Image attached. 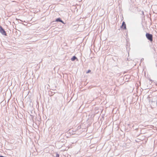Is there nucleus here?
Segmentation results:
<instances>
[{
    "mask_svg": "<svg viewBox=\"0 0 157 157\" xmlns=\"http://www.w3.org/2000/svg\"><path fill=\"white\" fill-rule=\"evenodd\" d=\"M146 36L147 39L150 41L152 42L153 41V36L151 34L149 33H146Z\"/></svg>",
    "mask_w": 157,
    "mask_h": 157,
    "instance_id": "f257e3e1",
    "label": "nucleus"
},
{
    "mask_svg": "<svg viewBox=\"0 0 157 157\" xmlns=\"http://www.w3.org/2000/svg\"><path fill=\"white\" fill-rule=\"evenodd\" d=\"M0 33L3 35L6 36V33L5 30L0 25Z\"/></svg>",
    "mask_w": 157,
    "mask_h": 157,
    "instance_id": "f03ea898",
    "label": "nucleus"
},
{
    "mask_svg": "<svg viewBox=\"0 0 157 157\" xmlns=\"http://www.w3.org/2000/svg\"><path fill=\"white\" fill-rule=\"evenodd\" d=\"M56 21L57 22H60L64 24V22L60 18H58L56 19Z\"/></svg>",
    "mask_w": 157,
    "mask_h": 157,
    "instance_id": "7ed1b4c3",
    "label": "nucleus"
},
{
    "mask_svg": "<svg viewBox=\"0 0 157 157\" xmlns=\"http://www.w3.org/2000/svg\"><path fill=\"white\" fill-rule=\"evenodd\" d=\"M122 28H123L124 29H126V26L125 22L124 21H123L122 23V25L121 26Z\"/></svg>",
    "mask_w": 157,
    "mask_h": 157,
    "instance_id": "20e7f679",
    "label": "nucleus"
},
{
    "mask_svg": "<svg viewBox=\"0 0 157 157\" xmlns=\"http://www.w3.org/2000/svg\"><path fill=\"white\" fill-rule=\"evenodd\" d=\"M76 59H77V57L76 56H73V57L71 58V60L72 61H74Z\"/></svg>",
    "mask_w": 157,
    "mask_h": 157,
    "instance_id": "39448f33",
    "label": "nucleus"
},
{
    "mask_svg": "<svg viewBox=\"0 0 157 157\" xmlns=\"http://www.w3.org/2000/svg\"><path fill=\"white\" fill-rule=\"evenodd\" d=\"M55 157H59V155L57 153Z\"/></svg>",
    "mask_w": 157,
    "mask_h": 157,
    "instance_id": "423d86ee",
    "label": "nucleus"
},
{
    "mask_svg": "<svg viewBox=\"0 0 157 157\" xmlns=\"http://www.w3.org/2000/svg\"><path fill=\"white\" fill-rule=\"evenodd\" d=\"M91 72V70H89L88 71L86 72V73H88Z\"/></svg>",
    "mask_w": 157,
    "mask_h": 157,
    "instance_id": "0eeeda50",
    "label": "nucleus"
},
{
    "mask_svg": "<svg viewBox=\"0 0 157 157\" xmlns=\"http://www.w3.org/2000/svg\"><path fill=\"white\" fill-rule=\"evenodd\" d=\"M19 21H21V22L23 21H22L21 20H20Z\"/></svg>",
    "mask_w": 157,
    "mask_h": 157,
    "instance_id": "6e6552de",
    "label": "nucleus"
},
{
    "mask_svg": "<svg viewBox=\"0 0 157 157\" xmlns=\"http://www.w3.org/2000/svg\"><path fill=\"white\" fill-rule=\"evenodd\" d=\"M144 59H141V60H143Z\"/></svg>",
    "mask_w": 157,
    "mask_h": 157,
    "instance_id": "1a4fd4ad",
    "label": "nucleus"
},
{
    "mask_svg": "<svg viewBox=\"0 0 157 157\" xmlns=\"http://www.w3.org/2000/svg\"><path fill=\"white\" fill-rule=\"evenodd\" d=\"M144 59H141V60H143Z\"/></svg>",
    "mask_w": 157,
    "mask_h": 157,
    "instance_id": "9d476101",
    "label": "nucleus"
},
{
    "mask_svg": "<svg viewBox=\"0 0 157 157\" xmlns=\"http://www.w3.org/2000/svg\"><path fill=\"white\" fill-rule=\"evenodd\" d=\"M144 59H141V60H143Z\"/></svg>",
    "mask_w": 157,
    "mask_h": 157,
    "instance_id": "9b49d317",
    "label": "nucleus"
}]
</instances>
